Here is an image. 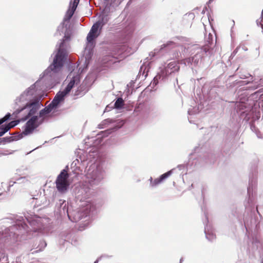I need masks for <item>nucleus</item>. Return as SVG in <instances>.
<instances>
[{
	"label": "nucleus",
	"instance_id": "obj_13",
	"mask_svg": "<svg viewBox=\"0 0 263 263\" xmlns=\"http://www.w3.org/2000/svg\"><path fill=\"white\" fill-rule=\"evenodd\" d=\"M200 10L201 8L197 7L194 9L192 11L186 13L185 15H186L187 14H188L189 16H195L196 15H199L200 14Z\"/></svg>",
	"mask_w": 263,
	"mask_h": 263
},
{
	"label": "nucleus",
	"instance_id": "obj_32",
	"mask_svg": "<svg viewBox=\"0 0 263 263\" xmlns=\"http://www.w3.org/2000/svg\"><path fill=\"white\" fill-rule=\"evenodd\" d=\"M261 28H262L263 29V25L261 24Z\"/></svg>",
	"mask_w": 263,
	"mask_h": 263
},
{
	"label": "nucleus",
	"instance_id": "obj_28",
	"mask_svg": "<svg viewBox=\"0 0 263 263\" xmlns=\"http://www.w3.org/2000/svg\"><path fill=\"white\" fill-rule=\"evenodd\" d=\"M94 263H98V260H96Z\"/></svg>",
	"mask_w": 263,
	"mask_h": 263
},
{
	"label": "nucleus",
	"instance_id": "obj_16",
	"mask_svg": "<svg viewBox=\"0 0 263 263\" xmlns=\"http://www.w3.org/2000/svg\"><path fill=\"white\" fill-rule=\"evenodd\" d=\"M148 64H146V63H144L141 67V72L143 71L142 74L146 76L147 74V72L149 70V68L148 67Z\"/></svg>",
	"mask_w": 263,
	"mask_h": 263
},
{
	"label": "nucleus",
	"instance_id": "obj_30",
	"mask_svg": "<svg viewBox=\"0 0 263 263\" xmlns=\"http://www.w3.org/2000/svg\"><path fill=\"white\" fill-rule=\"evenodd\" d=\"M188 112H189V114H191V111L190 110L188 111Z\"/></svg>",
	"mask_w": 263,
	"mask_h": 263
},
{
	"label": "nucleus",
	"instance_id": "obj_20",
	"mask_svg": "<svg viewBox=\"0 0 263 263\" xmlns=\"http://www.w3.org/2000/svg\"><path fill=\"white\" fill-rule=\"evenodd\" d=\"M161 183L160 178L155 179L152 183V187L156 186L157 185Z\"/></svg>",
	"mask_w": 263,
	"mask_h": 263
},
{
	"label": "nucleus",
	"instance_id": "obj_8",
	"mask_svg": "<svg viewBox=\"0 0 263 263\" xmlns=\"http://www.w3.org/2000/svg\"><path fill=\"white\" fill-rule=\"evenodd\" d=\"M209 50V47L205 46L204 48L199 49L197 53L193 57L189 58L185 60V63H191L192 65H197L200 62L202 55V52H207Z\"/></svg>",
	"mask_w": 263,
	"mask_h": 263
},
{
	"label": "nucleus",
	"instance_id": "obj_1",
	"mask_svg": "<svg viewBox=\"0 0 263 263\" xmlns=\"http://www.w3.org/2000/svg\"><path fill=\"white\" fill-rule=\"evenodd\" d=\"M73 28V22H63L58 27L57 33L60 35L64 34V35L54 56L53 62L40 75L39 81H36L16 98L14 102L15 110L12 116L18 118V120L11 121L5 126L8 131L16 126L20 121H25L32 116L31 119L41 108V103L35 96V93L36 86L42 80L49 88L60 82L62 76V69L68 54L69 47L68 43L72 35ZM37 116L39 117L40 114Z\"/></svg>",
	"mask_w": 263,
	"mask_h": 263
},
{
	"label": "nucleus",
	"instance_id": "obj_29",
	"mask_svg": "<svg viewBox=\"0 0 263 263\" xmlns=\"http://www.w3.org/2000/svg\"><path fill=\"white\" fill-rule=\"evenodd\" d=\"M14 227H15L14 226L11 227V229H12V230L14 228Z\"/></svg>",
	"mask_w": 263,
	"mask_h": 263
},
{
	"label": "nucleus",
	"instance_id": "obj_3",
	"mask_svg": "<svg viewBox=\"0 0 263 263\" xmlns=\"http://www.w3.org/2000/svg\"><path fill=\"white\" fill-rule=\"evenodd\" d=\"M108 20L106 17L102 18L95 23L91 27L86 37V47L84 51L85 57L84 66L86 68L91 59L93 54V48L95 44V40L100 35L103 26L107 23Z\"/></svg>",
	"mask_w": 263,
	"mask_h": 263
},
{
	"label": "nucleus",
	"instance_id": "obj_38",
	"mask_svg": "<svg viewBox=\"0 0 263 263\" xmlns=\"http://www.w3.org/2000/svg\"><path fill=\"white\" fill-rule=\"evenodd\" d=\"M99 16V17H101V16H101V15H100Z\"/></svg>",
	"mask_w": 263,
	"mask_h": 263
},
{
	"label": "nucleus",
	"instance_id": "obj_15",
	"mask_svg": "<svg viewBox=\"0 0 263 263\" xmlns=\"http://www.w3.org/2000/svg\"><path fill=\"white\" fill-rule=\"evenodd\" d=\"M173 173V170H170V171L162 174L160 176V181L161 182L164 181L165 179L170 176Z\"/></svg>",
	"mask_w": 263,
	"mask_h": 263
},
{
	"label": "nucleus",
	"instance_id": "obj_26",
	"mask_svg": "<svg viewBox=\"0 0 263 263\" xmlns=\"http://www.w3.org/2000/svg\"><path fill=\"white\" fill-rule=\"evenodd\" d=\"M208 22L210 23V24H211V21L210 20V17H208Z\"/></svg>",
	"mask_w": 263,
	"mask_h": 263
},
{
	"label": "nucleus",
	"instance_id": "obj_22",
	"mask_svg": "<svg viewBox=\"0 0 263 263\" xmlns=\"http://www.w3.org/2000/svg\"><path fill=\"white\" fill-rule=\"evenodd\" d=\"M7 132H8V130L7 129L6 127H0V137L2 136Z\"/></svg>",
	"mask_w": 263,
	"mask_h": 263
},
{
	"label": "nucleus",
	"instance_id": "obj_5",
	"mask_svg": "<svg viewBox=\"0 0 263 263\" xmlns=\"http://www.w3.org/2000/svg\"><path fill=\"white\" fill-rule=\"evenodd\" d=\"M179 68L178 63L175 61H172L167 64L165 63L160 67V71L151 82V86L154 88L159 81H163L170 75L178 72Z\"/></svg>",
	"mask_w": 263,
	"mask_h": 263
},
{
	"label": "nucleus",
	"instance_id": "obj_10",
	"mask_svg": "<svg viewBox=\"0 0 263 263\" xmlns=\"http://www.w3.org/2000/svg\"><path fill=\"white\" fill-rule=\"evenodd\" d=\"M26 220L31 225L34 226L39 224L41 221V218L36 215L27 213L25 215Z\"/></svg>",
	"mask_w": 263,
	"mask_h": 263
},
{
	"label": "nucleus",
	"instance_id": "obj_7",
	"mask_svg": "<svg viewBox=\"0 0 263 263\" xmlns=\"http://www.w3.org/2000/svg\"><path fill=\"white\" fill-rule=\"evenodd\" d=\"M68 177L69 175L65 170H62L58 176L55 184L56 187L59 192L64 193L67 191L69 185Z\"/></svg>",
	"mask_w": 263,
	"mask_h": 263
},
{
	"label": "nucleus",
	"instance_id": "obj_6",
	"mask_svg": "<svg viewBox=\"0 0 263 263\" xmlns=\"http://www.w3.org/2000/svg\"><path fill=\"white\" fill-rule=\"evenodd\" d=\"M81 209L73 214L74 222H77L80 220L83 217H87V215L91 211L95 210L93 204L89 201L82 202L81 204Z\"/></svg>",
	"mask_w": 263,
	"mask_h": 263
},
{
	"label": "nucleus",
	"instance_id": "obj_21",
	"mask_svg": "<svg viewBox=\"0 0 263 263\" xmlns=\"http://www.w3.org/2000/svg\"><path fill=\"white\" fill-rule=\"evenodd\" d=\"M260 87H263V78L261 79L259 82H257V84H256L255 86L253 87L254 89H256Z\"/></svg>",
	"mask_w": 263,
	"mask_h": 263
},
{
	"label": "nucleus",
	"instance_id": "obj_31",
	"mask_svg": "<svg viewBox=\"0 0 263 263\" xmlns=\"http://www.w3.org/2000/svg\"><path fill=\"white\" fill-rule=\"evenodd\" d=\"M104 1L109 2L110 0H103Z\"/></svg>",
	"mask_w": 263,
	"mask_h": 263
},
{
	"label": "nucleus",
	"instance_id": "obj_18",
	"mask_svg": "<svg viewBox=\"0 0 263 263\" xmlns=\"http://www.w3.org/2000/svg\"><path fill=\"white\" fill-rule=\"evenodd\" d=\"M11 115L10 113H8L4 118L0 119V125L7 121L10 117Z\"/></svg>",
	"mask_w": 263,
	"mask_h": 263
},
{
	"label": "nucleus",
	"instance_id": "obj_23",
	"mask_svg": "<svg viewBox=\"0 0 263 263\" xmlns=\"http://www.w3.org/2000/svg\"><path fill=\"white\" fill-rule=\"evenodd\" d=\"M14 140V138L13 137H10L8 138V142H11L12 141H13Z\"/></svg>",
	"mask_w": 263,
	"mask_h": 263
},
{
	"label": "nucleus",
	"instance_id": "obj_12",
	"mask_svg": "<svg viewBox=\"0 0 263 263\" xmlns=\"http://www.w3.org/2000/svg\"><path fill=\"white\" fill-rule=\"evenodd\" d=\"M16 224L18 227L20 229L21 228L26 229V227H27L25 219L22 217H20L16 219Z\"/></svg>",
	"mask_w": 263,
	"mask_h": 263
},
{
	"label": "nucleus",
	"instance_id": "obj_19",
	"mask_svg": "<svg viewBox=\"0 0 263 263\" xmlns=\"http://www.w3.org/2000/svg\"><path fill=\"white\" fill-rule=\"evenodd\" d=\"M213 37H214L213 35L212 34H211V33H209L208 37H207L206 36H205V40L209 43H211L213 42Z\"/></svg>",
	"mask_w": 263,
	"mask_h": 263
},
{
	"label": "nucleus",
	"instance_id": "obj_27",
	"mask_svg": "<svg viewBox=\"0 0 263 263\" xmlns=\"http://www.w3.org/2000/svg\"><path fill=\"white\" fill-rule=\"evenodd\" d=\"M121 122H122V124H121V126L118 127V128H120L124 124V122L123 121H121Z\"/></svg>",
	"mask_w": 263,
	"mask_h": 263
},
{
	"label": "nucleus",
	"instance_id": "obj_9",
	"mask_svg": "<svg viewBox=\"0 0 263 263\" xmlns=\"http://www.w3.org/2000/svg\"><path fill=\"white\" fill-rule=\"evenodd\" d=\"M79 2L80 0H71L64 16H73Z\"/></svg>",
	"mask_w": 263,
	"mask_h": 263
},
{
	"label": "nucleus",
	"instance_id": "obj_35",
	"mask_svg": "<svg viewBox=\"0 0 263 263\" xmlns=\"http://www.w3.org/2000/svg\"><path fill=\"white\" fill-rule=\"evenodd\" d=\"M68 216L69 217V218L70 219L69 214H68Z\"/></svg>",
	"mask_w": 263,
	"mask_h": 263
},
{
	"label": "nucleus",
	"instance_id": "obj_24",
	"mask_svg": "<svg viewBox=\"0 0 263 263\" xmlns=\"http://www.w3.org/2000/svg\"><path fill=\"white\" fill-rule=\"evenodd\" d=\"M149 181H150V185L152 186V183L153 182L154 180H153V178L152 177H151L149 179Z\"/></svg>",
	"mask_w": 263,
	"mask_h": 263
},
{
	"label": "nucleus",
	"instance_id": "obj_37",
	"mask_svg": "<svg viewBox=\"0 0 263 263\" xmlns=\"http://www.w3.org/2000/svg\"><path fill=\"white\" fill-rule=\"evenodd\" d=\"M262 18L261 19V20H260V22H262Z\"/></svg>",
	"mask_w": 263,
	"mask_h": 263
},
{
	"label": "nucleus",
	"instance_id": "obj_11",
	"mask_svg": "<svg viewBox=\"0 0 263 263\" xmlns=\"http://www.w3.org/2000/svg\"><path fill=\"white\" fill-rule=\"evenodd\" d=\"M205 233L206 238L210 241H212L216 237L215 235L213 233V231L209 230L208 226L205 227Z\"/></svg>",
	"mask_w": 263,
	"mask_h": 263
},
{
	"label": "nucleus",
	"instance_id": "obj_34",
	"mask_svg": "<svg viewBox=\"0 0 263 263\" xmlns=\"http://www.w3.org/2000/svg\"><path fill=\"white\" fill-rule=\"evenodd\" d=\"M23 179V178H20L18 180Z\"/></svg>",
	"mask_w": 263,
	"mask_h": 263
},
{
	"label": "nucleus",
	"instance_id": "obj_25",
	"mask_svg": "<svg viewBox=\"0 0 263 263\" xmlns=\"http://www.w3.org/2000/svg\"><path fill=\"white\" fill-rule=\"evenodd\" d=\"M213 0H209L208 2L209 4H210Z\"/></svg>",
	"mask_w": 263,
	"mask_h": 263
},
{
	"label": "nucleus",
	"instance_id": "obj_36",
	"mask_svg": "<svg viewBox=\"0 0 263 263\" xmlns=\"http://www.w3.org/2000/svg\"><path fill=\"white\" fill-rule=\"evenodd\" d=\"M107 107H106L105 110H107Z\"/></svg>",
	"mask_w": 263,
	"mask_h": 263
},
{
	"label": "nucleus",
	"instance_id": "obj_14",
	"mask_svg": "<svg viewBox=\"0 0 263 263\" xmlns=\"http://www.w3.org/2000/svg\"><path fill=\"white\" fill-rule=\"evenodd\" d=\"M124 105L123 100L121 98H119L115 103L114 106L116 108H121Z\"/></svg>",
	"mask_w": 263,
	"mask_h": 263
},
{
	"label": "nucleus",
	"instance_id": "obj_33",
	"mask_svg": "<svg viewBox=\"0 0 263 263\" xmlns=\"http://www.w3.org/2000/svg\"><path fill=\"white\" fill-rule=\"evenodd\" d=\"M256 22H257V23L258 24V22H259V20H257Z\"/></svg>",
	"mask_w": 263,
	"mask_h": 263
},
{
	"label": "nucleus",
	"instance_id": "obj_4",
	"mask_svg": "<svg viewBox=\"0 0 263 263\" xmlns=\"http://www.w3.org/2000/svg\"><path fill=\"white\" fill-rule=\"evenodd\" d=\"M104 171L99 162L91 164L86 170L83 188L89 190L98 185L103 179Z\"/></svg>",
	"mask_w": 263,
	"mask_h": 263
},
{
	"label": "nucleus",
	"instance_id": "obj_17",
	"mask_svg": "<svg viewBox=\"0 0 263 263\" xmlns=\"http://www.w3.org/2000/svg\"><path fill=\"white\" fill-rule=\"evenodd\" d=\"M206 12V15H207L208 17L211 16V11L209 10L207 7H204V8H203L202 10H201V14H205V13Z\"/></svg>",
	"mask_w": 263,
	"mask_h": 263
},
{
	"label": "nucleus",
	"instance_id": "obj_2",
	"mask_svg": "<svg viewBox=\"0 0 263 263\" xmlns=\"http://www.w3.org/2000/svg\"><path fill=\"white\" fill-rule=\"evenodd\" d=\"M66 81L68 82L67 87L62 91H59L54 97L53 100L47 107L40 111V116H34L29 119L24 127L23 134L28 135L43 122L47 115L50 112H54L64 100V97L68 93L71 89L77 86L80 82V76L77 71L73 70L68 76Z\"/></svg>",
	"mask_w": 263,
	"mask_h": 263
}]
</instances>
